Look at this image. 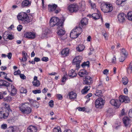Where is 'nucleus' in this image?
Returning a JSON list of instances; mask_svg holds the SVG:
<instances>
[{
	"instance_id": "1",
	"label": "nucleus",
	"mask_w": 132,
	"mask_h": 132,
	"mask_svg": "<svg viewBox=\"0 0 132 132\" xmlns=\"http://www.w3.org/2000/svg\"><path fill=\"white\" fill-rule=\"evenodd\" d=\"M118 100L112 99L110 101V103L112 105L119 107L121 104V103H128L130 102V100L129 97L127 96L121 95Z\"/></svg>"
},
{
	"instance_id": "2",
	"label": "nucleus",
	"mask_w": 132,
	"mask_h": 132,
	"mask_svg": "<svg viewBox=\"0 0 132 132\" xmlns=\"http://www.w3.org/2000/svg\"><path fill=\"white\" fill-rule=\"evenodd\" d=\"M64 20L62 21L57 17H52L50 21L49 25L51 27H54L55 26H57L58 28L63 27V26L64 22Z\"/></svg>"
},
{
	"instance_id": "3",
	"label": "nucleus",
	"mask_w": 132,
	"mask_h": 132,
	"mask_svg": "<svg viewBox=\"0 0 132 132\" xmlns=\"http://www.w3.org/2000/svg\"><path fill=\"white\" fill-rule=\"evenodd\" d=\"M101 8L104 13H108L111 12L113 10L112 4L110 3L103 2L101 5Z\"/></svg>"
},
{
	"instance_id": "4",
	"label": "nucleus",
	"mask_w": 132,
	"mask_h": 132,
	"mask_svg": "<svg viewBox=\"0 0 132 132\" xmlns=\"http://www.w3.org/2000/svg\"><path fill=\"white\" fill-rule=\"evenodd\" d=\"M17 18L19 21H24L25 22L29 23L31 21L30 18L29 17L26 13L23 12L18 13Z\"/></svg>"
},
{
	"instance_id": "5",
	"label": "nucleus",
	"mask_w": 132,
	"mask_h": 132,
	"mask_svg": "<svg viewBox=\"0 0 132 132\" xmlns=\"http://www.w3.org/2000/svg\"><path fill=\"white\" fill-rule=\"evenodd\" d=\"M36 37L35 32L32 31H28L24 33V37L29 40H32L35 38Z\"/></svg>"
},
{
	"instance_id": "6",
	"label": "nucleus",
	"mask_w": 132,
	"mask_h": 132,
	"mask_svg": "<svg viewBox=\"0 0 132 132\" xmlns=\"http://www.w3.org/2000/svg\"><path fill=\"white\" fill-rule=\"evenodd\" d=\"M82 59V56H76L73 60L72 64L76 65V69H79L80 67V64Z\"/></svg>"
},
{
	"instance_id": "7",
	"label": "nucleus",
	"mask_w": 132,
	"mask_h": 132,
	"mask_svg": "<svg viewBox=\"0 0 132 132\" xmlns=\"http://www.w3.org/2000/svg\"><path fill=\"white\" fill-rule=\"evenodd\" d=\"M118 20L120 23L123 24L125 22L127 19L126 14L123 13H120L117 16Z\"/></svg>"
},
{
	"instance_id": "8",
	"label": "nucleus",
	"mask_w": 132,
	"mask_h": 132,
	"mask_svg": "<svg viewBox=\"0 0 132 132\" xmlns=\"http://www.w3.org/2000/svg\"><path fill=\"white\" fill-rule=\"evenodd\" d=\"M93 82V78L89 76H85L83 79L84 84L90 85Z\"/></svg>"
},
{
	"instance_id": "9",
	"label": "nucleus",
	"mask_w": 132,
	"mask_h": 132,
	"mask_svg": "<svg viewBox=\"0 0 132 132\" xmlns=\"http://www.w3.org/2000/svg\"><path fill=\"white\" fill-rule=\"evenodd\" d=\"M78 5L76 4L70 5L68 7V10L71 12H76L79 10Z\"/></svg>"
},
{
	"instance_id": "10",
	"label": "nucleus",
	"mask_w": 132,
	"mask_h": 132,
	"mask_svg": "<svg viewBox=\"0 0 132 132\" xmlns=\"http://www.w3.org/2000/svg\"><path fill=\"white\" fill-rule=\"evenodd\" d=\"M105 101L103 100L102 98H97L95 102V105L96 107H103L105 103Z\"/></svg>"
},
{
	"instance_id": "11",
	"label": "nucleus",
	"mask_w": 132,
	"mask_h": 132,
	"mask_svg": "<svg viewBox=\"0 0 132 132\" xmlns=\"http://www.w3.org/2000/svg\"><path fill=\"white\" fill-rule=\"evenodd\" d=\"M11 88L8 89V87L7 88V90L11 94V95L14 96L16 94L17 90L15 87L13 85L10 84Z\"/></svg>"
},
{
	"instance_id": "12",
	"label": "nucleus",
	"mask_w": 132,
	"mask_h": 132,
	"mask_svg": "<svg viewBox=\"0 0 132 132\" xmlns=\"http://www.w3.org/2000/svg\"><path fill=\"white\" fill-rule=\"evenodd\" d=\"M70 51V50L69 48H64L61 51V55L63 57H65L68 55Z\"/></svg>"
},
{
	"instance_id": "13",
	"label": "nucleus",
	"mask_w": 132,
	"mask_h": 132,
	"mask_svg": "<svg viewBox=\"0 0 132 132\" xmlns=\"http://www.w3.org/2000/svg\"><path fill=\"white\" fill-rule=\"evenodd\" d=\"M88 23V19L86 18H84L82 19L79 24V25L82 28H85Z\"/></svg>"
},
{
	"instance_id": "14",
	"label": "nucleus",
	"mask_w": 132,
	"mask_h": 132,
	"mask_svg": "<svg viewBox=\"0 0 132 132\" xmlns=\"http://www.w3.org/2000/svg\"><path fill=\"white\" fill-rule=\"evenodd\" d=\"M38 77L35 76L34 78V80L32 82V83L34 86L36 87L39 86L40 84V81L37 80Z\"/></svg>"
},
{
	"instance_id": "15",
	"label": "nucleus",
	"mask_w": 132,
	"mask_h": 132,
	"mask_svg": "<svg viewBox=\"0 0 132 132\" xmlns=\"http://www.w3.org/2000/svg\"><path fill=\"white\" fill-rule=\"evenodd\" d=\"M10 84L6 81L0 80V87H3L7 88L10 87Z\"/></svg>"
},
{
	"instance_id": "16",
	"label": "nucleus",
	"mask_w": 132,
	"mask_h": 132,
	"mask_svg": "<svg viewBox=\"0 0 132 132\" xmlns=\"http://www.w3.org/2000/svg\"><path fill=\"white\" fill-rule=\"evenodd\" d=\"M31 0H24L22 1L21 3V6L23 8L27 7L30 5Z\"/></svg>"
},
{
	"instance_id": "17",
	"label": "nucleus",
	"mask_w": 132,
	"mask_h": 132,
	"mask_svg": "<svg viewBox=\"0 0 132 132\" xmlns=\"http://www.w3.org/2000/svg\"><path fill=\"white\" fill-rule=\"evenodd\" d=\"M20 110L24 114H28L31 112L30 108H19Z\"/></svg>"
},
{
	"instance_id": "18",
	"label": "nucleus",
	"mask_w": 132,
	"mask_h": 132,
	"mask_svg": "<svg viewBox=\"0 0 132 132\" xmlns=\"http://www.w3.org/2000/svg\"><path fill=\"white\" fill-rule=\"evenodd\" d=\"M5 112L3 114V118L4 119H6L9 115V113L12 112L10 108H5Z\"/></svg>"
},
{
	"instance_id": "19",
	"label": "nucleus",
	"mask_w": 132,
	"mask_h": 132,
	"mask_svg": "<svg viewBox=\"0 0 132 132\" xmlns=\"http://www.w3.org/2000/svg\"><path fill=\"white\" fill-rule=\"evenodd\" d=\"M122 121L125 127L129 125L130 121V119L128 117H124L122 119Z\"/></svg>"
},
{
	"instance_id": "20",
	"label": "nucleus",
	"mask_w": 132,
	"mask_h": 132,
	"mask_svg": "<svg viewBox=\"0 0 132 132\" xmlns=\"http://www.w3.org/2000/svg\"><path fill=\"white\" fill-rule=\"evenodd\" d=\"M88 74L87 71L84 69L80 70L78 73V75L81 77L85 76Z\"/></svg>"
},
{
	"instance_id": "21",
	"label": "nucleus",
	"mask_w": 132,
	"mask_h": 132,
	"mask_svg": "<svg viewBox=\"0 0 132 132\" xmlns=\"http://www.w3.org/2000/svg\"><path fill=\"white\" fill-rule=\"evenodd\" d=\"M79 36L77 32L73 29L70 34V36L72 38H76Z\"/></svg>"
},
{
	"instance_id": "22",
	"label": "nucleus",
	"mask_w": 132,
	"mask_h": 132,
	"mask_svg": "<svg viewBox=\"0 0 132 132\" xmlns=\"http://www.w3.org/2000/svg\"><path fill=\"white\" fill-rule=\"evenodd\" d=\"M68 75L71 78H73L76 76L77 73L74 70L72 69L69 71Z\"/></svg>"
},
{
	"instance_id": "23",
	"label": "nucleus",
	"mask_w": 132,
	"mask_h": 132,
	"mask_svg": "<svg viewBox=\"0 0 132 132\" xmlns=\"http://www.w3.org/2000/svg\"><path fill=\"white\" fill-rule=\"evenodd\" d=\"M68 96H69L70 99H74L76 98L77 94L75 92L72 91L69 93Z\"/></svg>"
},
{
	"instance_id": "24",
	"label": "nucleus",
	"mask_w": 132,
	"mask_h": 132,
	"mask_svg": "<svg viewBox=\"0 0 132 132\" xmlns=\"http://www.w3.org/2000/svg\"><path fill=\"white\" fill-rule=\"evenodd\" d=\"M57 7V5L55 4L52 5L49 4L48 5V9L50 11H53L56 9Z\"/></svg>"
},
{
	"instance_id": "25",
	"label": "nucleus",
	"mask_w": 132,
	"mask_h": 132,
	"mask_svg": "<svg viewBox=\"0 0 132 132\" xmlns=\"http://www.w3.org/2000/svg\"><path fill=\"white\" fill-rule=\"evenodd\" d=\"M90 86H85L84 88L81 90L82 94H84L87 93L90 90Z\"/></svg>"
},
{
	"instance_id": "26",
	"label": "nucleus",
	"mask_w": 132,
	"mask_h": 132,
	"mask_svg": "<svg viewBox=\"0 0 132 132\" xmlns=\"http://www.w3.org/2000/svg\"><path fill=\"white\" fill-rule=\"evenodd\" d=\"M37 131L36 128L35 126H30L28 128V132H36Z\"/></svg>"
},
{
	"instance_id": "27",
	"label": "nucleus",
	"mask_w": 132,
	"mask_h": 132,
	"mask_svg": "<svg viewBox=\"0 0 132 132\" xmlns=\"http://www.w3.org/2000/svg\"><path fill=\"white\" fill-rule=\"evenodd\" d=\"M82 27L79 25L78 27H77L75 29H73L78 34V35H79L81 34L82 32Z\"/></svg>"
},
{
	"instance_id": "28",
	"label": "nucleus",
	"mask_w": 132,
	"mask_h": 132,
	"mask_svg": "<svg viewBox=\"0 0 132 132\" xmlns=\"http://www.w3.org/2000/svg\"><path fill=\"white\" fill-rule=\"evenodd\" d=\"M77 109H78L79 111H83L87 112H88L91 110L89 109V108H77Z\"/></svg>"
},
{
	"instance_id": "29",
	"label": "nucleus",
	"mask_w": 132,
	"mask_h": 132,
	"mask_svg": "<svg viewBox=\"0 0 132 132\" xmlns=\"http://www.w3.org/2000/svg\"><path fill=\"white\" fill-rule=\"evenodd\" d=\"M63 27L62 28H58V27H57V29L59 30V29H61L59 30V31L57 32V34L58 35L60 36L61 35H64V34H65V30L62 29V28H63Z\"/></svg>"
},
{
	"instance_id": "30",
	"label": "nucleus",
	"mask_w": 132,
	"mask_h": 132,
	"mask_svg": "<svg viewBox=\"0 0 132 132\" xmlns=\"http://www.w3.org/2000/svg\"><path fill=\"white\" fill-rule=\"evenodd\" d=\"M85 48V46L82 44L78 45L76 48L77 50L79 52H81L83 51Z\"/></svg>"
},
{
	"instance_id": "31",
	"label": "nucleus",
	"mask_w": 132,
	"mask_h": 132,
	"mask_svg": "<svg viewBox=\"0 0 132 132\" xmlns=\"http://www.w3.org/2000/svg\"><path fill=\"white\" fill-rule=\"evenodd\" d=\"M120 54L121 55H123L127 56L128 52L125 49L122 48L121 50Z\"/></svg>"
},
{
	"instance_id": "32",
	"label": "nucleus",
	"mask_w": 132,
	"mask_h": 132,
	"mask_svg": "<svg viewBox=\"0 0 132 132\" xmlns=\"http://www.w3.org/2000/svg\"><path fill=\"white\" fill-rule=\"evenodd\" d=\"M92 17L95 20L98 19L100 18V14L97 13H94L92 15Z\"/></svg>"
},
{
	"instance_id": "33",
	"label": "nucleus",
	"mask_w": 132,
	"mask_h": 132,
	"mask_svg": "<svg viewBox=\"0 0 132 132\" xmlns=\"http://www.w3.org/2000/svg\"><path fill=\"white\" fill-rule=\"evenodd\" d=\"M121 81L124 85H126L127 84L128 80L126 77L124 76L122 78Z\"/></svg>"
},
{
	"instance_id": "34",
	"label": "nucleus",
	"mask_w": 132,
	"mask_h": 132,
	"mask_svg": "<svg viewBox=\"0 0 132 132\" xmlns=\"http://www.w3.org/2000/svg\"><path fill=\"white\" fill-rule=\"evenodd\" d=\"M30 105L28 102L22 103L19 105V107H29Z\"/></svg>"
},
{
	"instance_id": "35",
	"label": "nucleus",
	"mask_w": 132,
	"mask_h": 132,
	"mask_svg": "<svg viewBox=\"0 0 132 132\" xmlns=\"http://www.w3.org/2000/svg\"><path fill=\"white\" fill-rule=\"evenodd\" d=\"M10 32L8 31H6L4 33L3 35V38L4 40H6L7 39L8 35H9Z\"/></svg>"
},
{
	"instance_id": "36",
	"label": "nucleus",
	"mask_w": 132,
	"mask_h": 132,
	"mask_svg": "<svg viewBox=\"0 0 132 132\" xmlns=\"http://www.w3.org/2000/svg\"><path fill=\"white\" fill-rule=\"evenodd\" d=\"M127 71L128 74L131 73L132 72V61L130 63L129 66L127 69Z\"/></svg>"
},
{
	"instance_id": "37",
	"label": "nucleus",
	"mask_w": 132,
	"mask_h": 132,
	"mask_svg": "<svg viewBox=\"0 0 132 132\" xmlns=\"http://www.w3.org/2000/svg\"><path fill=\"white\" fill-rule=\"evenodd\" d=\"M89 62L87 61L86 62H83L81 64V66L83 67H84L85 66H87L88 67L89 66Z\"/></svg>"
},
{
	"instance_id": "38",
	"label": "nucleus",
	"mask_w": 132,
	"mask_h": 132,
	"mask_svg": "<svg viewBox=\"0 0 132 132\" xmlns=\"http://www.w3.org/2000/svg\"><path fill=\"white\" fill-rule=\"evenodd\" d=\"M95 95L96 96L98 97L101 96L102 95L101 90H97Z\"/></svg>"
},
{
	"instance_id": "39",
	"label": "nucleus",
	"mask_w": 132,
	"mask_h": 132,
	"mask_svg": "<svg viewBox=\"0 0 132 132\" xmlns=\"http://www.w3.org/2000/svg\"><path fill=\"white\" fill-rule=\"evenodd\" d=\"M128 19L130 21H132V12H128L127 14Z\"/></svg>"
},
{
	"instance_id": "40",
	"label": "nucleus",
	"mask_w": 132,
	"mask_h": 132,
	"mask_svg": "<svg viewBox=\"0 0 132 132\" xmlns=\"http://www.w3.org/2000/svg\"><path fill=\"white\" fill-rule=\"evenodd\" d=\"M127 57V56L123 55H121V56L119 58V61L120 62H123Z\"/></svg>"
},
{
	"instance_id": "41",
	"label": "nucleus",
	"mask_w": 132,
	"mask_h": 132,
	"mask_svg": "<svg viewBox=\"0 0 132 132\" xmlns=\"http://www.w3.org/2000/svg\"><path fill=\"white\" fill-rule=\"evenodd\" d=\"M4 100L5 101L9 102L12 100V98L10 96H7L4 98Z\"/></svg>"
},
{
	"instance_id": "42",
	"label": "nucleus",
	"mask_w": 132,
	"mask_h": 132,
	"mask_svg": "<svg viewBox=\"0 0 132 132\" xmlns=\"http://www.w3.org/2000/svg\"><path fill=\"white\" fill-rule=\"evenodd\" d=\"M89 3L93 9H94L96 8V5L95 3L92 2L90 0L89 1Z\"/></svg>"
},
{
	"instance_id": "43",
	"label": "nucleus",
	"mask_w": 132,
	"mask_h": 132,
	"mask_svg": "<svg viewBox=\"0 0 132 132\" xmlns=\"http://www.w3.org/2000/svg\"><path fill=\"white\" fill-rule=\"evenodd\" d=\"M116 3L117 5H120L121 6H124V3H122L121 0H117L116 1Z\"/></svg>"
},
{
	"instance_id": "44",
	"label": "nucleus",
	"mask_w": 132,
	"mask_h": 132,
	"mask_svg": "<svg viewBox=\"0 0 132 132\" xmlns=\"http://www.w3.org/2000/svg\"><path fill=\"white\" fill-rule=\"evenodd\" d=\"M14 131V128L13 127H10L7 128L6 132H13Z\"/></svg>"
},
{
	"instance_id": "45",
	"label": "nucleus",
	"mask_w": 132,
	"mask_h": 132,
	"mask_svg": "<svg viewBox=\"0 0 132 132\" xmlns=\"http://www.w3.org/2000/svg\"><path fill=\"white\" fill-rule=\"evenodd\" d=\"M27 90L25 88L23 87L21 88L20 89V92L21 93H27Z\"/></svg>"
},
{
	"instance_id": "46",
	"label": "nucleus",
	"mask_w": 132,
	"mask_h": 132,
	"mask_svg": "<svg viewBox=\"0 0 132 132\" xmlns=\"http://www.w3.org/2000/svg\"><path fill=\"white\" fill-rule=\"evenodd\" d=\"M60 36L61 39L63 40H65L67 38V36L65 34H64V35H61Z\"/></svg>"
},
{
	"instance_id": "47",
	"label": "nucleus",
	"mask_w": 132,
	"mask_h": 132,
	"mask_svg": "<svg viewBox=\"0 0 132 132\" xmlns=\"http://www.w3.org/2000/svg\"><path fill=\"white\" fill-rule=\"evenodd\" d=\"M116 62V58L115 55H114L113 58L112 59L111 62L113 64H115Z\"/></svg>"
},
{
	"instance_id": "48",
	"label": "nucleus",
	"mask_w": 132,
	"mask_h": 132,
	"mask_svg": "<svg viewBox=\"0 0 132 132\" xmlns=\"http://www.w3.org/2000/svg\"><path fill=\"white\" fill-rule=\"evenodd\" d=\"M67 79V78L66 76L64 75L62 78L61 81L62 82L65 83L66 82Z\"/></svg>"
},
{
	"instance_id": "49",
	"label": "nucleus",
	"mask_w": 132,
	"mask_h": 132,
	"mask_svg": "<svg viewBox=\"0 0 132 132\" xmlns=\"http://www.w3.org/2000/svg\"><path fill=\"white\" fill-rule=\"evenodd\" d=\"M32 92L33 93L35 94H36L38 93H40L41 92L40 90H33Z\"/></svg>"
},
{
	"instance_id": "50",
	"label": "nucleus",
	"mask_w": 132,
	"mask_h": 132,
	"mask_svg": "<svg viewBox=\"0 0 132 132\" xmlns=\"http://www.w3.org/2000/svg\"><path fill=\"white\" fill-rule=\"evenodd\" d=\"M7 38V39H9L10 40H12L14 38V37L12 35L10 34V33L9 35H8V38Z\"/></svg>"
},
{
	"instance_id": "51",
	"label": "nucleus",
	"mask_w": 132,
	"mask_h": 132,
	"mask_svg": "<svg viewBox=\"0 0 132 132\" xmlns=\"http://www.w3.org/2000/svg\"><path fill=\"white\" fill-rule=\"evenodd\" d=\"M49 106L51 107H53L54 105V101L53 100H51L49 102Z\"/></svg>"
},
{
	"instance_id": "52",
	"label": "nucleus",
	"mask_w": 132,
	"mask_h": 132,
	"mask_svg": "<svg viewBox=\"0 0 132 132\" xmlns=\"http://www.w3.org/2000/svg\"><path fill=\"white\" fill-rule=\"evenodd\" d=\"M42 60L45 62H47L48 61V58L47 57H43L42 58Z\"/></svg>"
},
{
	"instance_id": "53",
	"label": "nucleus",
	"mask_w": 132,
	"mask_h": 132,
	"mask_svg": "<svg viewBox=\"0 0 132 132\" xmlns=\"http://www.w3.org/2000/svg\"><path fill=\"white\" fill-rule=\"evenodd\" d=\"M22 28V26L21 25H19L17 27V29L19 31H20Z\"/></svg>"
},
{
	"instance_id": "54",
	"label": "nucleus",
	"mask_w": 132,
	"mask_h": 132,
	"mask_svg": "<svg viewBox=\"0 0 132 132\" xmlns=\"http://www.w3.org/2000/svg\"><path fill=\"white\" fill-rule=\"evenodd\" d=\"M0 74L1 75V76H3V77H4V78L5 77H7V74L5 72H0Z\"/></svg>"
},
{
	"instance_id": "55",
	"label": "nucleus",
	"mask_w": 132,
	"mask_h": 132,
	"mask_svg": "<svg viewBox=\"0 0 132 132\" xmlns=\"http://www.w3.org/2000/svg\"><path fill=\"white\" fill-rule=\"evenodd\" d=\"M128 115L129 117L132 118V109L129 110L128 112Z\"/></svg>"
},
{
	"instance_id": "56",
	"label": "nucleus",
	"mask_w": 132,
	"mask_h": 132,
	"mask_svg": "<svg viewBox=\"0 0 132 132\" xmlns=\"http://www.w3.org/2000/svg\"><path fill=\"white\" fill-rule=\"evenodd\" d=\"M59 129H57L56 128H55L53 129V132H61V130Z\"/></svg>"
},
{
	"instance_id": "57",
	"label": "nucleus",
	"mask_w": 132,
	"mask_h": 132,
	"mask_svg": "<svg viewBox=\"0 0 132 132\" xmlns=\"http://www.w3.org/2000/svg\"><path fill=\"white\" fill-rule=\"evenodd\" d=\"M1 128L2 129H5L7 128V125L6 124H2L1 126Z\"/></svg>"
},
{
	"instance_id": "58",
	"label": "nucleus",
	"mask_w": 132,
	"mask_h": 132,
	"mask_svg": "<svg viewBox=\"0 0 132 132\" xmlns=\"http://www.w3.org/2000/svg\"><path fill=\"white\" fill-rule=\"evenodd\" d=\"M60 11L61 9H60L57 8L54 11L55 13L57 14Z\"/></svg>"
},
{
	"instance_id": "59",
	"label": "nucleus",
	"mask_w": 132,
	"mask_h": 132,
	"mask_svg": "<svg viewBox=\"0 0 132 132\" xmlns=\"http://www.w3.org/2000/svg\"><path fill=\"white\" fill-rule=\"evenodd\" d=\"M12 56V54L11 52L8 53L7 54V57L9 59H11Z\"/></svg>"
},
{
	"instance_id": "60",
	"label": "nucleus",
	"mask_w": 132,
	"mask_h": 132,
	"mask_svg": "<svg viewBox=\"0 0 132 132\" xmlns=\"http://www.w3.org/2000/svg\"><path fill=\"white\" fill-rule=\"evenodd\" d=\"M92 93H89L87 94L86 96H85V98H88L89 97L92 96Z\"/></svg>"
},
{
	"instance_id": "61",
	"label": "nucleus",
	"mask_w": 132,
	"mask_h": 132,
	"mask_svg": "<svg viewBox=\"0 0 132 132\" xmlns=\"http://www.w3.org/2000/svg\"><path fill=\"white\" fill-rule=\"evenodd\" d=\"M21 72L19 70L16 71H15L14 72V75H17L20 74Z\"/></svg>"
},
{
	"instance_id": "62",
	"label": "nucleus",
	"mask_w": 132,
	"mask_h": 132,
	"mask_svg": "<svg viewBox=\"0 0 132 132\" xmlns=\"http://www.w3.org/2000/svg\"><path fill=\"white\" fill-rule=\"evenodd\" d=\"M20 78L22 79H24L26 78V77L23 74H20Z\"/></svg>"
},
{
	"instance_id": "63",
	"label": "nucleus",
	"mask_w": 132,
	"mask_h": 132,
	"mask_svg": "<svg viewBox=\"0 0 132 132\" xmlns=\"http://www.w3.org/2000/svg\"><path fill=\"white\" fill-rule=\"evenodd\" d=\"M34 60L35 62H37L40 61V59L39 58L35 57L34 58Z\"/></svg>"
},
{
	"instance_id": "64",
	"label": "nucleus",
	"mask_w": 132,
	"mask_h": 132,
	"mask_svg": "<svg viewBox=\"0 0 132 132\" xmlns=\"http://www.w3.org/2000/svg\"><path fill=\"white\" fill-rule=\"evenodd\" d=\"M57 96L58 99L59 100H61L62 99V95L60 94H57Z\"/></svg>"
}]
</instances>
